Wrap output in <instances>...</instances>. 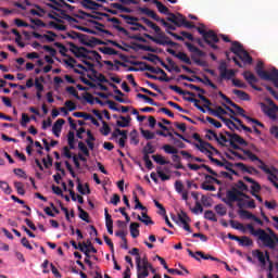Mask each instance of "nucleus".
I'll use <instances>...</instances> for the list:
<instances>
[{
	"instance_id": "4c0bfd02",
	"label": "nucleus",
	"mask_w": 278,
	"mask_h": 278,
	"mask_svg": "<svg viewBox=\"0 0 278 278\" xmlns=\"http://www.w3.org/2000/svg\"><path fill=\"white\" fill-rule=\"evenodd\" d=\"M262 112H264V114H266L267 116H269V118H275V111L271 110L270 106H268L266 103L261 102L260 103Z\"/></svg>"
},
{
	"instance_id": "603ef678",
	"label": "nucleus",
	"mask_w": 278,
	"mask_h": 278,
	"mask_svg": "<svg viewBox=\"0 0 278 278\" xmlns=\"http://www.w3.org/2000/svg\"><path fill=\"white\" fill-rule=\"evenodd\" d=\"M54 47H56L59 49V53H61V55L63 58H68V54H66V52L68 51V49L66 48V46H64L61 42H54Z\"/></svg>"
},
{
	"instance_id": "e2e57ef3",
	"label": "nucleus",
	"mask_w": 278,
	"mask_h": 278,
	"mask_svg": "<svg viewBox=\"0 0 278 278\" xmlns=\"http://www.w3.org/2000/svg\"><path fill=\"white\" fill-rule=\"evenodd\" d=\"M111 131L112 128L110 127V125H108L106 122H102V128L100 129L102 136H110Z\"/></svg>"
},
{
	"instance_id": "ddd939ff",
	"label": "nucleus",
	"mask_w": 278,
	"mask_h": 278,
	"mask_svg": "<svg viewBox=\"0 0 278 278\" xmlns=\"http://www.w3.org/2000/svg\"><path fill=\"white\" fill-rule=\"evenodd\" d=\"M78 40L80 45H85V47H93L97 45H103V41L101 39H98L96 37L88 38V35L79 33Z\"/></svg>"
},
{
	"instance_id": "774afa93",
	"label": "nucleus",
	"mask_w": 278,
	"mask_h": 278,
	"mask_svg": "<svg viewBox=\"0 0 278 278\" xmlns=\"http://www.w3.org/2000/svg\"><path fill=\"white\" fill-rule=\"evenodd\" d=\"M142 153H147L148 155H151L155 153V148H153V144L151 142H148L146 147L142 149Z\"/></svg>"
},
{
	"instance_id": "1a4fd4ad",
	"label": "nucleus",
	"mask_w": 278,
	"mask_h": 278,
	"mask_svg": "<svg viewBox=\"0 0 278 278\" xmlns=\"http://www.w3.org/2000/svg\"><path fill=\"white\" fill-rule=\"evenodd\" d=\"M226 136L229 138V147H231L232 149H235L236 151H242L241 147H249V142H247V140H244V138H242L240 135L238 134H231L229 131H225ZM240 144V146H238Z\"/></svg>"
},
{
	"instance_id": "6e6d98bb",
	"label": "nucleus",
	"mask_w": 278,
	"mask_h": 278,
	"mask_svg": "<svg viewBox=\"0 0 278 278\" xmlns=\"http://www.w3.org/2000/svg\"><path fill=\"white\" fill-rule=\"evenodd\" d=\"M67 144L70 149H75V132L72 130L67 134Z\"/></svg>"
},
{
	"instance_id": "3c124183",
	"label": "nucleus",
	"mask_w": 278,
	"mask_h": 278,
	"mask_svg": "<svg viewBox=\"0 0 278 278\" xmlns=\"http://www.w3.org/2000/svg\"><path fill=\"white\" fill-rule=\"evenodd\" d=\"M204 218L206 220H211L212 223H218V218H216V213H214V211H205Z\"/></svg>"
},
{
	"instance_id": "49530a36",
	"label": "nucleus",
	"mask_w": 278,
	"mask_h": 278,
	"mask_svg": "<svg viewBox=\"0 0 278 278\" xmlns=\"http://www.w3.org/2000/svg\"><path fill=\"white\" fill-rule=\"evenodd\" d=\"M253 256L258 260V262H260V264H262V266H265V264H266V256H265L264 252H262L261 250H255L253 252Z\"/></svg>"
},
{
	"instance_id": "8fccbe9b",
	"label": "nucleus",
	"mask_w": 278,
	"mask_h": 278,
	"mask_svg": "<svg viewBox=\"0 0 278 278\" xmlns=\"http://www.w3.org/2000/svg\"><path fill=\"white\" fill-rule=\"evenodd\" d=\"M163 151H165V153L169 154V155H177V153H179V150H177L175 147L170 146V144H164L162 147Z\"/></svg>"
},
{
	"instance_id": "dca6fc26",
	"label": "nucleus",
	"mask_w": 278,
	"mask_h": 278,
	"mask_svg": "<svg viewBox=\"0 0 278 278\" xmlns=\"http://www.w3.org/2000/svg\"><path fill=\"white\" fill-rule=\"evenodd\" d=\"M206 134H211L214 138V140H216L220 147H227V144H229V137L227 136V134H223V132H219L216 134V131L212 130V129H207L206 130Z\"/></svg>"
},
{
	"instance_id": "9b49d317",
	"label": "nucleus",
	"mask_w": 278,
	"mask_h": 278,
	"mask_svg": "<svg viewBox=\"0 0 278 278\" xmlns=\"http://www.w3.org/2000/svg\"><path fill=\"white\" fill-rule=\"evenodd\" d=\"M70 51L75 55V58H84L85 60H92L91 56L88 55L90 50L86 49L85 47H78L77 45L70 42Z\"/></svg>"
},
{
	"instance_id": "7c9ffc66",
	"label": "nucleus",
	"mask_w": 278,
	"mask_h": 278,
	"mask_svg": "<svg viewBox=\"0 0 278 278\" xmlns=\"http://www.w3.org/2000/svg\"><path fill=\"white\" fill-rule=\"evenodd\" d=\"M242 153L247 155V157H249V160H251V162H258V164H261V166H264V161H262L261 159L257 157V155L253 154V152H251V150H247V149H241Z\"/></svg>"
},
{
	"instance_id": "864d4df0",
	"label": "nucleus",
	"mask_w": 278,
	"mask_h": 278,
	"mask_svg": "<svg viewBox=\"0 0 278 278\" xmlns=\"http://www.w3.org/2000/svg\"><path fill=\"white\" fill-rule=\"evenodd\" d=\"M78 212H79L78 216L81 220H85V223H90V215L88 214V212L81 208V206H78Z\"/></svg>"
},
{
	"instance_id": "f03ea898",
	"label": "nucleus",
	"mask_w": 278,
	"mask_h": 278,
	"mask_svg": "<svg viewBox=\"0 0 278 278\" xmlns=\"http://www.w3.org/2000/svg\"><path fill=\"white\" fill-rule=\"evenodd\" d=\"M144 25L150 27V29H153L155 31L156 36L153 37L149 34H143L144 38H148V40H151L152 42H155V45H160L161 47H177V42L170 40L164 31H162V28L157 26V24L153 23L151 20L147 17H141L140 18Z\"/></svg>"
},
{
	"instance_id": "9d476101",
	"label": "nucleus",
	"mask_w": 278,
	"mask_h": 278,
	"mask_svg": "<svg viewBox=\"0 0 278 278\" xmlns=\"http://www.w3.org/2000/svg\"><path fill=\"white\" fill-rule=\"evenodd\" d=\"M218 72H219V81L233 79V76L236 75V70H229L227 68V62L220 61L218 65Z\"/></svg>"
},
{
	"instance_id": "c85d7f7f",
	"label": "nucleus",
	"mask_w": 278,
	"mask_h": 278,
	"mask_svg": "<svg viewBox=\"0 0 278 278\" xmlns=\"http://www.w3.org/2000/svg\"><path fill=\"white\" fill-rule=\"evenodd\" d=\"M81 4L86 8V10H99L100 8H103L102 4L92 0H83Z\"/></svg>"
},
{
	"instance_id": "2eb2a0df",
	"label": "nucleus",
	"mask_w": 278,
	"mask_h": 278,
	"mask_svg": "<svg viewBox=\"0 0 278 278\" xmlns=\"http://www.w3.org/2000/svg\"><path fill=\"white\" fill-rule=\"evenodd\" d=\"M243 77H244L245 81H248V84L251 86V88H253V90H256V92H262V87H258L255 85L258 81L255 74H253L249 71H245V72H243Z\"/></svg>"
},
{
	"instance_id": "bf43d9fd",
	"label": "nucleus",
	"mask_w": 278,
	"mask_h": 278,
	"mask_svg": "<svg viewBox=\"0 0 278 278\" xmlns=\"http://www.w3.org/2000/svg\"><path fill=\"white\" fill-rule=\"evenodd\" d=\"M0 188L3 190L4 194H12V188L8 181L0 180Z\"/></svg>"
},
{
	"instance_id": "de8ad7c7",
	"label": "nucleus",
	"mask_w": 278,
	"mask_h": 278,
	"mask_svg": "<svg viewBox=\"0 0 278 278\" xmlns=\"http://www.w3.org/2000/svg\"><path fill=\"white\" fill-rule=\"evenodd\" d=\"M235 123H237L238 127H240V131H245V134H253V129H251V127H248L247 125H244V123H242V119L240 118H235Z\"/></svg>"
},
{
	"instance_id": "a19ab883",
	"label": "nucleus",
	"mask_w": 278,
	"mask_h": 278,
	"mask_svg": "<svg viewBox=\"0 0 278 278\" xmlns=\"http://www.w3.org/2000/svg\"><path fill=\"white\" fill-rule=\"evenodd\" d=\"M231 188H236L238 192H249V186L242 180H238Z\"/></svg>"
},
{
	"instance_id": "4be33fe9",
	"label": "nucleus",
	"mask_w": 278,
	"mask_h": 278,
	"mask_svg": "<svg viewBox=\"0 0 278 278\" xmlns=\"http://www.w3.org/2000/svg\"><path fill=\"white\" fill-rule=\"evenodd\" d=\"M104 216L108 233L112 236L114 233V220L112 219V215H110L108 207L104 208Z\"/></svg>"
},
{
	"instance_id": "412c9836",
	"label": "nucleus",
	"mask_w": 278,
	"mask_h": 278,
	"mask_svg": "<svg viewBox=\"0 0 278 278\" xmlns=\"http://www.w3.org/2000/svg\"><path fill=\"white\" fill-rule=\"evenodd\" d=\"M207 112L212 114V116H215L216 118H219V121H225V116L227 115V111L223 106H217L216 109L207 108Z\"/></svg>"
},
{
	"instance_id": "37998d69",
	"label": "nucleus",
	"mask_w": 278,
	"mask_h": 278,
	"mask_svg": "<svg viewBox=\"0 0 278 278\" xmlns=\"http://www.w3.org/2000/svg\"><path fill=\"white\" fill-rule=\"evenodd\" d=\"M11 34H13L14 36H17V38H15L16 45H18V47H21V49H25V42L21 41V40H23V36H21V33H18V30L16 28H13L11 30Z\"/></svg>"
},
{
	"instance_id": "473e14b6",
	"label": "nucleus",
	"mask_w": 278,
	"mask_h": 278,
	"mask_svg": "<svg viewBox=\"0 0 278 278\" xmlns=\"http://www.w3.org/2000/svg\"><path fill=\"white\" fill-rule=\"evenodd\" d=\"M244 50V47L239 41H231L230 51L235 53V55H239Z\"/></svg>"
},
{
	"instance_id": "aec40b11",
	"label": "nucleus",
	"mask_w": 278,
	"mask_h": 278,
	"mask_svg": "<svg viewBox=\"0 0 278 278\" xmlns=\"http://www.w3.org/2000/svg\"><path fill=\"white\" fill-rule=\"evenodd\" d=\"M188 168H190V170H201V168H204V170L208 172L210 175H212L213 177H218V173H216L214 169H212V167L206 164L197 165L189 163Z\"/></svg>"
},
{
	"instance_id": "a18cd8bd",
	"label": "nucleus",
	"mask_w": 278,
	"mask_h": 278,
	"mask_svg": "<svg viewBox=\"0 0 278 278\" xmlns=\"http://www.w3.org/2000/svg\"><path fill=\"white\" fill-rule=\"evenodd\" d=\"M135 48V51H137V49H139L140 51H149L150 53H155V48H152L150 46H146V45H142V43H134Z\"/></svg>"
},
{
	"instance_id": "7ed1b4c3",
	"label": "nucleus",
	"mask_w": 278,
	"mask_h": 278,
	"mask_svg": "<svg viewBox=\"0 0 278 278\" xmlns=\"http://www.w3.org/2000/svg\"><path fill=\"white\" fill-rule=\"evenodd\" d=\"M137 12H139V14H144L146 16H149V18H152L153 21H156V23L162 24L163 27L166 28V34H168L169 36H172L176 40H180V42H184V37L177 35V33H173L177 29V27L175 25L166 22V20L157 16V13H155V11H153L149 8L138 7Z\"/></svg>"
},
{
	"instance_id": "58836bf2",
	"label": "nucleus",
	"mask_w": 278,
	"mask_h": 278,
	"mask_svg": "<svg viewBox=\"0 0 278 278\" xmlns=\"http://www.w3.org/2000/svg\"><path fill=\"white\" fill-rule=\"evenodd\" d=\"M77 190L79 193L90 194V186L88 184H85L86 189H84V185L81 184V180L79 178H77Z\"/></svg>"
},
{
	"instance_id": "052dcab7",
	"label": "nucleus",
	"mask_w": 278,
	"mask_h": 278,
	"mask_svg": "<svg viewBox=\"0 0 278 278\" xmlns=\"http://www.w3.org/2000/svg\"><path fill=\"white\" fill-rule=\"evenodd\" d=\"M14 188H15L17 194H21L22 197L25 195V187L23 186V182L15 181Z\"/></svg>"
},
{
	"instance_id": "5701e85b",
	"label": "nucleus",
	"mask_w": 278,
	"mask_h": 278,
	"mask_svg": "<svg viewBox=\"0 0 278 278\" xmlns=\"http://www.w3.org/2000/svg\"><path fill=\"white\" fill-rule=\"evenodd\" d=\"M243 179H244V181H248V184H252L250 187L251 188L250 194H253L254 192L262 191V185H260V182H257L255 179H253L249 176H244Z\"/></svg>"
},
{
	"instance_id": "69168bd1",
	"label": "nucleus",
	"mask_w": 278,
	"mask_h": 278,
	"mask_svg": "<svg viewBox=\"0 0 278 278\" xmlns=\"http://www.w3.org/2000/svg\"><path fill=\"white\" fill-rule=\"evenodd\" d=\"M142 60H147L148 62H152V64H157L160 58L156 54L150 53L148 56H142Z\"/></svg>"
},
{
	"instance_id": "e433bc0d",
	"label": "nucleus",
	"mask_w": 278,
	"mask_h": 278,
	"mask_svg": "<svg viewBox=\"0 0 278 278\" xmlns=\"http://www.w3.org/2000/svg\"><path fill=\"white\" fill-rule=\"evenodd\" d=\"M131 64L134 66H140L139 71H141V72L149 71L151 73L152 67H153V66L149 65L147 62H142V61H134V62H131Z\"/></svg>"
},
{
	"instance_id": "338daca9",
	"label": "nucleus",
	"mask_w": 278,
	"mask_h": 278,
	"mask_svg": "<svg viewBox=\"0 0 278 278\" xmlns=\"http://www.w3.org/2000/svg\"><path fill=\"white\" fill-rule=\"evenodd\" d=\"M215 212L219 216H226L227 215V207H225V205H223V204H217V205H215Z\"/></svg>"
},
{
	"instance_id": "393cba45",
	"label": "nucleus",
	"mask_w": 278,
	"mask_h": 278,
	"mask_svg": "<svg viewBox=\"0 0 278 278\" xmlns=\"http://www.w3.org/2000/svg\"><path fill=\"white\" fill-rule=\"evenodd\" d=\"M195 81H199L200 84H204V86H210L213 90H218V86H216L207 75H204V78H201L200 76L194 75Z\"/></svg>"
},
{
	"instance_id": "f257e3e1",
	"label": "nucleus",
	"mask_w": 278,
	"mask_h": 278,
	"mask_svg": "<svg viewBox=\"0 0 278 278\" xmlns=\"http://www.w3.org/2000/svg\"><path fill=\"white\" fill-rule=\"evenodd\" d=\"M245 229H248L251 233V236H254L255 238H258V240L262 241L263 247L266 249H270L271 251H275L278 247V236L276 235L275 230L267 228L266 230L258 228L255 229V227L252 226V224H248L245 226Z\"/></svg>"
},
{
	"instance_id": "09e8293b",
	"label": "nucleus",
	"mask_w": 278,
	"mask_h": 278,
	"mask_svg": "<svg viewBox=\"0 0 278 278\" xmlns=\"http://www.w3.org/2000/svg\"><path fill=\"white\" fill-rule=\"evenodd\" d=\"M240 247H253V240L247 236L239 238Z\"/></svg>"
},
{
	"instance_id": "6ab92c4d",
	"label": "nucleus",
	"mask_w": 278,
	"mask_h": 278,
	"mask_svg": "<svg viewBox=\"0 0 278 278\" xmlns=\"http://www.w3.org/2000/svg\"><path fill=\"white\" fill-rule=\"evenodd\" d=\"M178 220L184 225L185 231H188L189 233H192V228H190V217L188 214L184 211H181L178 214Z\"/></svg>"
},
{
	"instance_id": "79ce46f5",
	"label": "nucleus",
	"mask_w": 278,
	"mask_h": 278,
	"mask_svg": "<svg viewBox=\"0 0 278 278\" xmlns=\"http://www.w3.org/2000/svg\"><path fill=\"white\" fill-rule=\"evenodd\" d=\"M137 220H140V223H143V225H154L151 217L144 212L141 213V216L137 215Z\"/></svg>"
},
{
	"instance_id": "f704fd0d",
	"label": "nucleus",
	"mask_w": 278,
	"mask_h": 278,
	"mask_svg": "<svg viewBox=\"0 0 278 278\" xmlns=\"http://www.w3.org/2000/svg\"><path fill=\"white\" fill-rule=\"evenodd\" d=\"M222 122L226 125V127H228V129H230L231 131H235V129L237 131H240V126H238V124H236V122L231 121L230 118L225 117L224 119H222Z\"/></svg>"
},
{
	"instance_id": "bb28decb",
	"label": "nucleus",
	"mask_w": 278,
	"mask_h": 278,
	"mask_svg": "<svg viewBox=\"0 0 278 278\" xmlns=\"http://www.w3.org/2000/svg\"><path fill=\"white\" fill-rule=\"evenodd\" d=\"M66 123L63 118H59L52 126V132L56 138L62 134V126Z\"/></svg>"
},
{
	"instance_id": "4468645a",
	"label": "nucleus",
	"mask_w": 278,
	"mask_h": 278,
	"mask_svg": "<svg viewBox=\"0 0 278 278\" xmlns=\"http://www.w3.org/2000/svg\"><path fill=\"white\" fill-rule=\"evenodd\" d=\"M103 16L108 18V23H113L114 29L124 34V36H129V31L125 27L121 26V20H118V17H110V14L108 13H104Z\"/></svg>"
},
{
	"instance_id": "20e7f679",
	"label": "nucleus",
	"mask_w": 278,
	"mask_h": 278,
	"mask_svg": "<svg viewBox=\"0 0 278 278\" xmlns=\"http://www.w3.org/2000/svg\"><path fill=\"white\" fill-rule=\"evenodd\" d=\"M244 199L251 200V195L245 192L238 191L237 188H230V190L226 192V198L223 199V202L226 203V205H229V207H231L233 203H238V207L242 210V207H244Z\"/></svg>"
},
{
	"instance_id": "6e6552de",
	"label": "nucleus",
	"mask_w": 278,
	"mask_h": 278,
	"mask_svg": "<svg viewBox=\"0 0 278 278\" xmlns=\"http://www.w3.org/2000/svg\"><path fill=\"white\" fill-rule=\"evenodd\" d=\"M185 47H187L189 53H191V60L197 64L198 66H207V62L199 59V58H205L206 53L199 49L197 46L192 45L191 42H185Z\"/></svg>"
},
{
	"instance_id": "c03bdc74",
	"label": "nucleus",
	"mask_w": 278,
	"mask_h": 278,
	"mask_svg": "<svg viewBox=\"0 0 278 278\" xmlns=\"http://www.w3.org/2000/svg\"><path fill=\"white\" fill-rule=\"evenodd\" d=\"M77 250H80V252L84 253L85 257H90V249H88L87 242H79L77 244Z\"/></svg>"
},
{
	"instance_id": "39448f33",
	"label": "nucleus",
	"mask_w": 278,
	"mask_h": 278,
	"mask_svg": "<svg viewBox=\"0 0 278 278\" xmlns=\"http://www.w3.org/2000/svg\"><path fill=\"white\" fill-rule=\"evenodd\" d=\"M255 73L264 81H273L275 88L278 89V70L273 67L270 72L264 70V62L258 61L255 66Z\"/></svg>"
},
{
	"instance_id": "4d7b16f0",
	"label": "nucleus",
	"mask_w": 278,
	"mask_h": 278,
	"mask_svg": "<svg viewBox=\"0 0 278 278\" xmlns=\"http://www.w3.org/2000/svg\"><path fill=\"white\" fill-rule=\"evenodd\" d=\"M100 51L104 53V55H118V51L111 47L101 48Z\"/></svg>"
},
{
	"instance_id": "b1692460",
	"label": "nucleus",
	"mask_w": 278,
	"mask_h": 278,
	"mask_svg": "<svg viewBox=\"0 0 278 278\" xmlns=\"http://www.w3.org/2000/svg\"><path fill=\"white\" fill-rule=\"evenodd\" d=\"M137 278H147L149 277V267L140 265V258H137Z\"/></svg>"
},
{
	"instance_id": "a878e982",
	"label": "nucleus",
	"mask_w": 278,
	"mask_h": 278,
	"mask_svg": "<svg viewBox=\"0 0 278 278\" xmlns=\"http://www.w3.org/2000/svg\"><path fill=\"white\" fill-rule=\"evenodd\" d=\"M235 166L240 168L241 173H248V175H257V170L253 166H247L244 163H236Z\"/></svg>"
},
{
	"instance_id": "f8f14e48",
	"label": "nucleus",
	"mask_w": 278,
	"mask_h": 278,
	"mask_svg": "<svg viewBox=\"0 0 278 278\" xmlns=\"http://www.w3.org/2000/svg\"><path fill=\"white\" fill-rule=\"evenodd\" d=\"M258 168L261 170H264L266 175H268L267 179L270 181V184H275V181H278V169L275 166H271V168H268L267 164L258 165Z\"/></svg>"
},
{
	"instance_id": "423d86ee",
	"label": "nucleus",
	"mask_w": 278,
	"mask_h": 278,
	"mask_svg": "<svg viewBox=\"0 0 278 278\" xmlns=\"http://www.w3.org/2000/svg\"><path fill=\"white\" fill-rule=\"evenodd\" d=\"M168 88H169V90H174V92L184 97L185 101H188L189 103H193L194 108H197V110H200V112H203V114H205V109L203 106H201L199 104L200 101L197 98H194V97H197V93H194L192 91L184 90L176 85H169Z\"/></svg>"
},
{
	"instance_id": "a211bd4d",
	"label": "nucleus",
	"mask_w": 278,
	"mask_h": 278,
	"mask_svg": "<svg viewBox=\"0 0 278 278\" xmlns=\"http://www.w3.org/2000/svg\"><path fill=\"white\" fill-rule=\"evenodd\" d=\"M166 18L169 23H173L176 27H184V15L181 13H170L167 15Z\"/></svg>"
},
{
	"instance_id": "c756f323",
	"label": "nucleus",
	"mask_w": 278,
	"mask_h": 278,
	"mask_svg": "<svg viewBox=\"0 0 278 278\" xmlns=\"http://www.w3.org/2000/svg\"><path fill=\"white\" fill-rule=\"evenodd\" d=\"M151 3L156 5V8L161 14H165L166 16H168L170 14V10H168L167 7L164 5V3H162L160 0H151Z\"/></svg>"
},
{
	"instance_id": "c9c22d12",
	"label": "nucleus",
	"mask_w": 278,
	"mask_h": 278,
	"mask_svg": "<svg viewBox=\"0 0 278 278\" xmlns=\"http://www.w3.org/2000/svg\"><path fill=\"white\" fill-rule=\"evenodd\" d=\"M239 60H242L244 64H253V56L243 50L239 55Z\"/></svg>"
},
{
	"instance_id": "2f4dec72",
	"label": "nucleus",
	"mask_w": 278,
	"mask_h": 278,
	"mask_svg": "<svg viewBox=\"0 0 278 278\" xmlns=\"http://www.w3.org/2000/svg\"><path fill=\"white\" fill-rule=\"evenodd\" d=\"M116 125L122 128L129 127V125H131V116H119V121L117 119Z\"/></svg>"
},
{
	"instance_id": "72a5a7b5",
	"label": "nucleus",
	"mask_w": 278,
	"mask_h": 278,
	"mask_svg": "<svg viewBox=\"0 0 278 278\" xmlns=\"http://www.w3.org/2000/svg\"><path fill=\"white\" fill-rule=\"evenodd\" d=\"M232 93H235L236 97L240 99V101H251V96H249V93H247L245 91H242L240 89H233Z\"/></svg>"
},
{
	"instance_id": "0eeeda50",
	"label": "nucleus",
	"mask_w": 278,
	"mask_h": 278,
	"mask_svg": "<svg viewBox=\"0 0 278 278\" xmlns=\"http://www.w3.org/2000/svg\"><path fill=\"white\" fill-rule=\"evenodd\" d=\"M197 31L202 36L204 42L214 49V51L218 50V46L216 43L220 42L218 35L214 30H205V25L202 27H197Z\"/></svg>"
},
{
	"instance_id": "0e129e2a",
	"label": "nucleus",
	"mask_w": 278,
	"mask_h": 278,
	"mask_svg": "<svg viewBox=\"0 0 278 278\" xmlns=\"http://www.w3.org/2000/svg\"><path fill=\"white\" fill-rule=\"evenodd\" d=\"M141 136H143L146 140H153L155 138V132L141 128Z\"/></svg>"
},
{
	"instance_id": "680f3d73",
	"label": "nucleus",
	"mask_w": 278,
	"mask_h": 278,
	"mask_svg": "<svg viewBox=\"0 0 278 278\" xmlns=\"http://www.w3.org/2000/svg\"><path fill=\"white\" fill-rule=\"evenodd\" d=\"M14 23H15L16 27H30V29H36V26L29 25L28 23L23 22V20H21V18H15Z\"/></svg>"
},
{
	"instance_id": "cd10ccee",
	"label": "nucleus",
	"mask_w": 278,
	"mask_h": 278,
	"mask_svg": "<svg viewBox=\"0 0 278 278\" xmlns=\"http://www.w3.org/2000/svg\"><path fill=\"white\" fill-rule=\"evenodd\" d=\"M109 86H111V88L114 89L115 94H118L114 97L115 101H118V103H127V101H125V99L122 98L125 97V93H123V91L118 89V86L114 85V83H109Z\"/></svg>"
},
{
	"instance_id": "f3484780",
	"label": "nucleus",
	"mask_w": 278,
	"mask_h": 278,
	"mask_svg": "<svg viewBox=\"0 0 278 278\" xmlns=\"http://www.w3.org/2000/svg\"><path fill=\"white\" fill-rule=\"evenodd\" d=\"M166 51L167 53H169V55H173L174 58H177V60H180V62H184V64H188L189 66L192 65V60L190 59V56H188V54H186V52L177 53L170 48H167Z\"/></svg>"
},
{
	"instance_id": "ea45409f",
	"label": "nucleus",
	"mask_w": 278,
	"mask_h": 278,
	"mask_svg": "<svg viewBox=\"0 0 278 278\" xmlns=\"http://www.w3.org/2000/svg\"><path fill=\"white\" fill-rule=\"evenodd\" d=\"M140 224L139 223H131L130 224V236L131 238H138L140 236Z\"/></svg>"
},
{
	"instance_id": "5fc2aeb1",
	"label": "nucleus",
	"mask_w": 278,
	"mask_h": 278,
	"mask_svg": "<svg viewBox=\"0 0 278 278\" xmlns=\"http://www.w3.org/2000/svg\"><path fill=\"white\" fill-rule=\"evenodd\" d=\"M195 255H199L202 260H211L212 262H220V260L218 257H214L210 254H205L201 251H197Z\"/></svg>"
},
{
	"instance_id": "13d9d810",
	"label": "nucleus",
	"mask_w": 278,
	"mask_h": 278,
	"mask_svg": "<svg viewBox=\"0 0 278 278\" xmlns=\"http://www.w3.org/2000/svg\"><path fill=\"white\" fill-rule=\"evenodd\" d=\"M78 149L81 151V153H84L86 157H90V150H88V147L86 143H84V141L78 142Z\"/></svg>"
}]
</instances>
